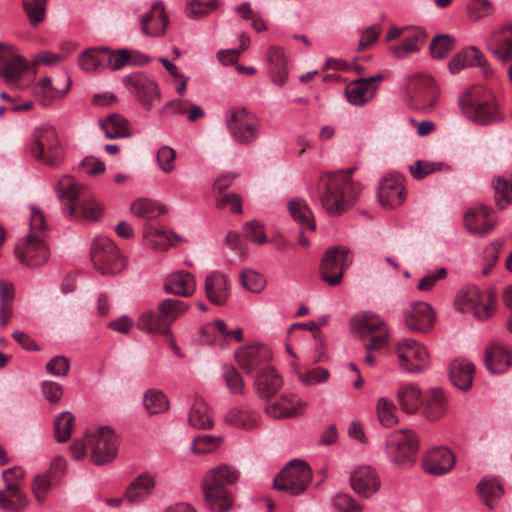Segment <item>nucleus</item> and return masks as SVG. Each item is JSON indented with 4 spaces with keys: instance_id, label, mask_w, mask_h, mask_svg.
Wrapping results in <instances>:
<instances>
[{
    "instance_id": "nucleus-35",
    "label": "nucleus",
    "mask_w": 512,
    "mask_h": 512,
    "mask_svg": "<svg viewBox=\"0 0 512 512\" xmlns=\"http://www.w3.org/2000/svg\"><path fill=\"white\" fill-rule=\"evenodd\" d=\"M29 504V500L18 483H8L0 490V510L21 512Z\"/></svg>"
},
{
    "instance_id": "nucleus-56",
    "label": "nucleus",
    "mask_w": 512,
    "mask_h": 512,
    "mask_svg": "<svg viewBox=\"0 0 512 512\" xmlns=\"http://www.w3.org/2000/svg\"><path fill=\"white\" fill-rule=\"evenodd\" d=\"M455 47V39L447 34L436 36L430 43V52L433 58L443 59Z\"/></svg>"
},
{
    "instance_id": "nucleus-2",
    "label": "nucleus",
    "mask_w": 512,
    "mask_h": 512,
    "mask_svg": "<svg viewBox=\"0 0 512 512\" xmlns=\"http://www.w3.org/2000/svg\"><path fill=\"white\" fill-rule=\"evenodd\" d=\"M458 103L462 115L475 125H497L504 119L495 96L484 86L469 87L460 95Z\"/></svg>"
},
{
    "instance_id": "nucleus-11",
    "label": "nucleus",
    "mask_w": 512,
    "mask_h": 512,
    "mask_svg": "<svg viewBox=\"0 0 512 512\" xmlns=\"http://www.w3.org/2000/svg\"><path fill=\"white\" fill-rule=\"evenodd\" d=\"M91 460L95 465L111 462L117 455V436L109 427L90 429L86 433Z\"/></svg>"
},
{
    "instance_id": "nucleus-25",
    "label": "nucleus",
    "mask_w": 512,
    "mask_h": 512,
    "mask_svg": "<svg viewBox=\"0 0 512 512\" xmlns=\"http://www.w3.org/2000/svg\"><path fill=\"white\" fill-rule=\"evenodd\" d=\"M475 65L482 69L485 76L492 73L483 53L476 46H470L458 52L448 63V68L452 74H456L465 67Z\"/></svg>"
},
{
    "instance_id": "nucleus-41",
    "label": "nucleus",
    "mask_w": 512,
    "mask_h": 512,
    "mask_svg": "<svg viewBox=\"0 0 512 512\" xmlns=\"http://www.w3.org/2000/svg\"><path fill=\"white\" fill-rule=\"evenodd\" d=\"M426 36V32L423 29L414 28L401 43L390 46V52L395 58L404 59L419 50Z\"/></svg>"
},
{
    "instance_id": "nucleus-55",
    "label": "nucleus",
    "mask_w": 512,
    "mask_h": 512,
    "mask_svg": "<svg viewBox=\"0 0 512 512\" xmlns=\"http://www.w3.org/2000/svg\"><path fill=\"white\" fill-rule=\"evenodd\" d=\"M218 5V0H190L186 12L189 18L199 19L216 10Z\"/></svg>"
},
{
    "instance_id": "nucleus-63",
    "label": "nucleus",
    "mask_w": 512,
    "mask_h": 512,
    "mask_svg": "<svg viewBox=\"0 0 512 512\" xmlns=\"http://www.w3.org/2000/svg\"><path fill=\"white\" fill-rule=\"evenodd\" d=\"M242 286L252 293L260 292L264 287V278L254 270H245L240 274Z\"/></svg>"
},
{
    "instance_id": "nucleus-3",
    "label": "nucleus",
    "mask_w": 512,
    "mask_h": 512,
    "mask_svg": "<svg viewBox=\"0 0 512 512\" xmlns=\"http://www.w3.org/2000/svg\"><path fill=\"white\" fill-rule=\"evenodd\" d=\"M239 471L231 465L221 464L210 469L204 478V497L206 505L212 512H226L232 506L229 485L239 479Z\"/></svg>"
},
{
    "instance_id": "nucleus-42",
    "label": "nucleus",
    "mask_w": 512,
    "mask_h": 512,
    "mask_svg": "<svg viewBox=\"0 0 512 512\" xmlns=\"http://www.w3.org/2000/svg\"><path fill=\"white\" fill-rule=\"evenodd\" d=\"M143 237L147 240L149 245L158 250H166L172 246V239L176 241H183L181 236L154 227L149 223H145L143 226Z\"/></svg>"
},
{
    "instance_id": "nucleus-38",
    "label": "nucleus",
    "mask_w": 512,
    "mask_h": 512,
    "mask_svg": "<svg viewBox=\"0 0 512 512\" xmlns=\"http://www.w3.org/2000/svg\"><path fill=\"white\" fill-rule=\"evenodd\" d=\"M446 412V397L442 390H430L423 400L422 415L428 421L441 419Z\"/></svg>"
},
{
    "instance_id": "nucleus-4",
    "label": "nucleus",
    "mask_w": 512,
    "mask_h": 512,
    "mask_svg": "<svg viewBox=\"0 0 512 512\" xmlns=\"http://www.w3.org/2000/svg\"><path fill=\"white\" fill-rule=\"evenodd\" d=\"M189 309L184 301L165 298L155 309L143 311L137 319V328L145 333L172 337V324Z\"/></svg>"
},
{
    "instance_id": "nucleus-14",
    "label": "nucleus",
    "mask_w": 512,
    "mask_h": 512,
    "mask_svg": "<svg viewBox=\"0 0 512 512\" xmlns=\"http://www.w3.org/2000/svg\"><path fill=\"white\" fill-rule=\"evenodd\" d=\"M33 157L55 167L62 159V149L56 130H36L30 146Z\"/></svg>"
},
{
    "instance_id": "nucleus-29",
    "label": "nucleus",
    "mask_w": 512,
    "mask_h": 512,
    "mask_svg": "<svg viewBox=\"0 0 512 512\" xmlns=\"http://www.w3.org/2000/svg\"><path fill=\"white\" fill-rule=\"evenodd\" d=\"M306 406V402L295 400L294 395L283 394L279 400L267 404L265 409L273 418H290L303 414Z\"/></svg>"
},
{
    "instance_id": "nucleus-44",
    "label": "nucleus",
    "mask_w": 512,
    "mask_h": 512,
    "mask_svg": "<svg viewBox=\"0 0 512 512\" xmlns=\"http://www.w3.org/2000/svg\"><path fill=\"white\" fill-rule=\"evenodd\" d=\"M130 210L136 217L146 220L154 219L167 211L164 205L146 198H138L134 200L131 204Z\"/></svg>"
},
{
    "instance_id": "nucleus-39",
    "label": "nucleus",
    "mask_w": 512,
    "mask_h": 512,
    "mask_svg": "<svg viewBox=\"0 0 512 512\" xmlns=\"http://www.w3.org/2000/svg\"><path fill=\"white\" fill-rule=\"evenodd\" d=\"M396 399L405 413L415 414L422 403V393L416 384L407 383L398 388Z\"/></svg>"
},
{
    "instance_id": "nucleus-60",
    "label": "nucleus",
    "mask_w": 512,
    "mask_h": 512,
    "mask_svg": "<svg viewBox=\"0 0 512 512\" xmlns=\"http://www.w3.org/2000/svg\"><path fill=\"white\" fill-rule=\"evenodd\" d=\"M442 166L443 164L440 162L417 160L409 166V171L415 179L420 180L436 171L442 170Z\"/></svg>"
},
{
    "instance_id": "nucleus-54",
    "label": "nucleus",
    "mask_w": 512,
    "mask_h": 512,
    "mask_svg": "<svg viewBox=\"0 0 512 512\" xmlns=\"http://www.w3.org/2000/svg\"><path fill=\"white\" fill-rule=\"evenodd\" d=\"M48 0H23L24 11L33 26L40 24L46 14Z\"/></svg>"
},
{
    "instance_id": "nucleus-59",
    "label": "nucleus",
    "mask_w": 512,
    "mask_h": 512,
    "mask_svg": "<svg viewBox=\"0 0 512 512\" xmlns=\"http://www.w3.org/2000/svg\"><path fill=\"white\" fill-rule=\"evenodd\" d=\"M220 442V437L202 435L194 438L191 449L199 455L211 453L218 448Z\"/></svg>"
},
{
    "instance_id": "nucleus-12",
    "label": "nucleus",
    "mask_w": 512,
    "mask_h": 512,
    "mask_svg": "<svg viewBox=\"0 0 512 512\" xmlns=\"http://www.w3.org/2000/svg\"><path fill=\"white\" fill-rule=\"evenodd\" d=\"M353 262V254L345 246L327 249L320 264V277L330 286L341 283L343 273Z\"/></svg>"
},
{
    "instance_id": "nucleus-19",
    "label": "nucleus",
    "mask_w": 512,
    "mask_h": 512,
    "mask_svg": "<svg viewBox=\"0 0 512 512\" xmlns=\"http://www.w3.org/2000/svg\"><path fill=\"white\" fill-rule=\"evenodd\" d=\"M28 63L13 46L0 43V77L7 83L19 80L27 71Z\"/></svg>"
},
{
    "instance_id": "nucleus-58",
    "label": "nucleus",
    "mask_w": 512,
    "mask_h": 512,
    "mask_svg": "<svg viewBox=\"0 0 512 512\" xmlns=\"http://www.w3.org/2000/svg\"><path fill=\"white\" fill-rule=\"evenodd\" d=\"M244 237L250 242L263 245L268 242L264 225L258 220H252L243 225Z\"/></svg>"
},
{
    "instance_id": "nucleus-15",
    "label": "nucleus",
    "mask_w": 512,
    "mask_h": 512,
    "mask_svg": "<svg viewBox=\"0 0 512 512\" xmlns=\"http://www.w3.org/2000/svg\"><path fill=\"white\" fill-rule=\"evenodd\" d=\"M396 353L401 368L408 373H420L429 366V354L425 346L413 339L399 342Z\"/></svg>"
},
{
    "instance_id": "nucleus-52",
    "label": "nucleus",
    "mask_w": 512,
    "mask_h": 512,
    "mask_svg": "<svg viewBox=\"0 0 512 512\" xmlns=\"http://www.w3.org/2000/svg\"><path fill=\"white\" fill-rule=\"evenodd\" d=\"M143 404L149 414H158L169 409L167 396L158 389H148L143 398Z\"/></svg>"
},
{
    "instance_id": "nucleus-6",
    "label": "nucleus",
    "mask_w": 512,
    "mask_h": 512,
    "mask_svg": "<svg viewBox=\"0 0 512 512\" xmlns=\"http://www.w3.org/2000/svg\"><path fill=\"white\" fill-rule=\"evenodd\" d=\"M55 191L60 199L68 201L65 213L71 218L81 216L86 220L96 221L102 215L103 209L97 201L89 199L78 202L80 188L72 177L68 175L62 176L55 186Z\"/></svg>"
},
{
    "instance_id": "nucleus-62",
    "label": "nucleus",
    "mask_w": 512,
    "mask_h": 512,
    "mask_svg": "<svg viewBox=\"0 0 512 512\" xmlns=\"http://www.w3.org/2000/svg\"><path fill=\"white\" fill-rule=\"evenodd\" d=\"M296 374L299 380H301L307 386L324 383L330 377L329 371L323 367H316L314 369L308 370L305 373L296 371Z\"/></svg>"
},
{
    "instance_id": "nucleus-18",
    "label": "nucleus",
    "mask_w": 512,
    "mask_h": 512,
    "mask_svg": "<svg viewBox=\"0 0 512 512\" xmlns=\"http://www.w3.org/2000/svg\"><path fill=\"white\" fill-rule=\"evenodd\" d=\"M235 357L247 374H257L259 370L271 366L272 352L268 346L256 344L240 348L235 352Z\"/></svg>"
},
{
    "instance_id": "nucleus-53",
    "label": "nucleus",
    "mask_w": 512,
    "mask_h": 512,
    "mask_svg": "<svg viewBox=\"0 0 512 512\" xmlns=\"http://www.w3.org/2000/svg\"><path fill=\"white\" fill-rule=\"evenodd\" d=\"M75 417L69 411L60 413L54 423L55 438L58 442L64 443L69 440Z\"/></svg>"
},
{
    "instance_id": "nucleus-27",
    "label": "nucleus",
    "mask_w": 512,
    "mask_h": 512,
    "mask_svg": "<svg viewBox=\"0 0 512 512\" xmlns=\"http://www.w3.org/2000/svg\"><path fill=\"white\" fill-rule=\"evenodd\" d=\"M168 25V17L166 15L162 2H155L150 11L145 13L141 18L140 26L143 34L150 37L162 36Z\"/></svg>"
},
{
    "instance_id": "nucleus-49",
    "label": "nucleus",
    "mask_w": 512,
    "mask_h": 512,
    "mask_svg": "<svg viewBox=\"0 0 512 512\" xmlns=\"http://www.w3.org/2000/svg\"><path fill=\"white\" fill-rule=\"evenodd\" d=\"M225 421L235 427L250 429L258 422L255 411L246 408H233L225 416Z\"/></svg>"
},
{
    "instance_id": "nucleus-64",
    "label": "nucleus",
    "mask_w": 512,
    "mask_h": 512,
    "mask_svg": "<svg viewBox=\"0 0 512 512\" xmlns=\"http://www.w3.org/2000/svg\"><path fill=\"white\" fill-rule=\"evenodd\" d=\"M334 507L340 512H361V506L349 495L339 494L333 499Z\"/></svg>"
},
{
    "instance_id": "nucleus-31",
    "label": "nucleus",
    "mask_w": 512,
    "mask_h": 512,
    "mask_svg": "<svg viewBox=\"0 0 512 512\" xmlns=\"http://www.w3.org/2000/svg\"><path fill=\"white\" fill-rule=\"evenodd\" d=\"M455 464L454 454L445 447L434 448L428 452L424 460L426 472L443 475L449 472Z\"/></svg>"
},
{
    "instance_id": "nucleus-43",
    "label": "nucleus",
    "mask_w": 512,
    "mask_h": 512,
    "mask_svg": "<svg viewBox=\"0 0 512 512\" xmlns=\"http://www.w3.org/2000/svg\"><path fill=\"white\" fill-rule=\"evenodd\" d=\"M189 424L196 429H210L214 426L211 408L202 399H196L188 414Z\"/></svg>"
},
{
    "instance_id": "nucleus-17",
    "label": "nucleus",
    "mask_w": 512,
    "mask_h": 512,
    "mask_svg": "<svg viewBox=\"0 0 512 512\" xmlns=\"http://www.w3.org/2000/svg\"><path fill=\"white\" fill-rule=\"evenodd\" d=\"M123 83L147 110L160 100V91L157 83L154 79L145 74L136 73L127 75L123 78Z\"/></svg>"
},
{
    "instance_id": "nucleus-61",
    "label": "nucleus",
    "mask_w": 512,
    "mask_h": 512,
    "mask_svg": "<svg viewBox=\"0 0 512 512\" xmlns=\"http://www.w3.org/2000/svg\"><path fill=\"white\" fill-rule=\"evenodd\" d=\"M107 61H105V68L111 70H119L131 61V52L126 49L118 50L117 52L112 51L107 47Z\"/></svg>"
},
{
    "instance_id": "nucleus-9",
    "label": "nucleus",
    "mask_w": 512,
    "mask_h": 512,
    "mask_svg": "<svg viewBox=\"0 0 512 512\" xmlns=\"http://www.w3.org/2000/svg\"><path fill=\"white\" fill-rule=\"evenodd\" d=\"M418 448V437L412 430H397L389 438L387 445L388 457L392 463L399 467H410L415 462Z\"/></svg>"
},
{
    "instance_id": "nucleus-32",
    "label": "nucleus",
    "mask_w": 512,
    "mask_h": 512,
    "mask_svg": "<svg viewBox=\"0 0 512 512\" xmlns=\"http://www.w3.org/2000/svg\"><path fill=\"white\" fill-rule=\"evenodd\" d=\"M155 486V477L148 472H143L128 485L125 499L133 504L143 502L153 493Z\"/></svg>"
},
{
    "instance_id": "nucleus-46",
    "label": "nucleus",
    "mask_w": 512,
    "mask_h": 512,
    "mask_svg": "<svg viewBox=\"0 0 512 512\" xmlns=\"http://www.w3.org/2000/svg\"><path fill=\"white\" fill-rule=\"evenodd\" d=\"M70 86L71 81L69 77H67V83L63 89L55 88L52 84L51 78L45 77L41 79L35 87V93L42 98V104L44 106H48L53 100L62 98L69 91Z\"/></svg>"
},
{
    "instance_id": "nucleus-21",
    "label": "nucleus",
    "mask_w": 512,
    "mask_h": 512,
    "mask_svg": "<svg viewBox=\"0 0 512 512\" xmlns=\"http://www.w3.org/2000/svg\"><path fill=\"white\" fill-rule=\"evenodd\" d=\"M383 80L378 74L369 78H359L351 81L345 88L348 101L355 106H362L369 102L375 95L377 83Z\"/></svg>"
},
{
    "instance_id": "nucleus-23",
    "label": "nucleus",
    "mask_w": 512,
    "mask_h": 512,
    "mask_svg": "<svg viewBox=\"0 0 512 512\" xmlns=\"http://www.w3.org/2000/svg\"><path fill=\"white\" fill-rule=\"evenodd\" d=\"M485 47L503 62L512 60V24L493 31L486 39Z\"/></svg>"
},
{
    "instance_id": "nucleus-7",
    "label": "nucleus",
    "mask_w": 512,
    "mask_h": 512,
    "mask_svg": "<svg viewBox=\"0 0 512 512\" xmlns=\"http://www.w3.org/2000/svg\"><path fill=\"white\" fill-rule=\"evenodd\" d=\"M495 298L489 292H482L476 286H466L459 291L455 307L462 313H470L477 320L489 319L495 311Z\"/></svg>"
},
{
    "instance_id": "nucleus-47",
    "label": "nucleus",
    "mask_w": 512,
    "mask_h": 512,
    "mask_svg": "<svg viewBox=\"0 0 512 512\" xmlns=\"http://www.w3.org/2000/svg\"><path fill=\"white\" fill-rule=\"evenodd\" d=\"M376 414L379 423L385 428L398 424L397 406L387 397H380L376 402Z\"/></svg>"
},
{
    "instance_id": "nucleus-57",
    "label": "nucleus",
    "mask_w": 512,
    "mask_h": 512,
    "mask_svg": "<svg viewBox=\"0 0 512 512\" xmlns=\"http://www.w3.org/2000/svg\"><path fill=\"white\" fill-rule=\"evenodd\" d=\"M223 378L230 394L242 395L244 393V380L233 366L225 365L223 367Z\"/></svg>"
},
{
    "instance_id": "nucleus-30",
    "label": "nucleus",
    "mask_w": 512,
    "mask_h": 512,
    "mask_svg": "<svg viewBox=\"0 0 512 512\" xmlns=\"http://www.w3.org/2000/svg\"><path fill=\"white\" fill-rule=\"evenodd\" d=\"M404 319L409 329L427 332L434 323V313L428 303L416 302L411 306Z\"/></svg>"
},
{
    "instance_id": "nucleus-5",
    "label": "nucleus",
    "mask_w": 512,
    "mask_h": 512,
    "mask_svg": "<svg viewBox=\"0 0 512 512\" xmlns=\"http://www.w3.org/2000/svg\"><path fill=\"white\" fill-rule=\"evenodd\" d=\"M30 233L15 246L16 258L24 265L39 266L49 257V250L43 240L46 233V222L41 210L30 206Z\"/></svg>"
},
{
    "instance_id": "nucleus-26",
    "label": "nucleus",
    "mask_w": 512,
    "mask_h": 512,
    "mask_svg": "<svg viewBox=\"0 0 512 512\" xmlns=\"http://www.w3.org/2000/svg\"><path fill=\"white\" fill-rule=\"evenodd\" d=\"M230 280L218 271L209 273L204 282V289L207 299L215 305H224L230 296Z\"/></svg>"
},
{
    "instance_id": "nucleus-20",
    "label": "nucleus",
    "mask_w": 512,
    "mask_h": 512,
    "mask_svg": "<svg viewBox=\"0 0 512 512\" xmlns=\"http://www.w3.org/2000/svg\"><path fill=\"white\" fill-rule=\"evenodd\" d=\"M491 207L480 205L469 209L464 215V225L473 234H489L496 225V218Z\"/></svg>"
},
{
    "instance_id": "nucleus-48",
    "label": "nucleus",
    "mask_w": 512,
    "mask_h": 512,
    "mask_svg": "<svg viewBox=\"0 0 512 512\" xmlns=\"http://www.w3.org/2000/svg\"><path fill=\"white\" fill-rule=\"evenodd\" d=\"M477 488L481 501L489 508H494L504 493L502 485L495 479L482 480Z\"/></svg>"
},
{
    "instance_id": "nucleus-1",
    "label": "nucleus",
    "mask_w": 512,
    "mask_h": 512,
    "mask_svg": "<svg viewBox=\"0 0 512 512\" xmlns=\"http://www.w3.org/2000/svg\"><path fill=\"white\" fill-rule=\"evenodd\" d=\"M355 168L323 174L319 178L320 201L330 216H338L353 206L361 191L358 182L351 179Z\"/></svg>"
},
{
    "instance_id": "nucleus-10",
    "label": "nucleus",
    "mask_w": 512,
    "mask_h": 512,
    "mask_svg": "<svg viewBox=\"0 0 512 512\" xmlns=\"http://www.w3.org/2000/svg\"><path fill=\"white\" fill-rule=\"evenodd\" d=\"M312 472L303 460L290 461L274 479V487L291 495L301 494L310 484Z\"/></svg>"
},
{
    "instance_id": "nucleus-8",
    "label": "nucleus",
    "mask_w": 512,
    "mask_h": 512,
    "mask_svg": "<svg viewBox=\"0 0 512 512\" xmlns=\"http://www.w3.org/2000/svg\"><path fill=\"white\" fill-rule=\"evenodd\" d=\"M94 268L103 275H114L125 268V259L114 242L104 236L96 237L91 247Z\"/></svg>"
},
{
    "instance_id": "nucleus-37",
    "label": "nucleus",
    "mask_w": 512,
    "mask_h": 512,
    "mask_svg": "<svg viewBox=\"0 0 512 512\" xmlns=\"http://www.w3.org/2000/svg\"><path fill=\"white\" fill-rule=\"evenodd\" d=\"M269 74L273 83L283 85L288 78V60L281 47L271 46L266 54Z\"/></svg>"
},
{
    "instance_id": "nucleus-16",
    "label": "nucleus",
    "mask_w": 512,
    "mask_h": 512,
    "mask_svg": "<svg viewBox=\"0 0 512 512\" xmlns=\"http://www.w3.org/2000/svg\"><path fill=\"white\" fill-rule=\"evenodd\" d=\"M356 323L362 329L366 338L364 347L366 350H378L385 346L389 337V331L384 320L377 314L365 312L361 314Z\"/></svg>"
},
{
    "instance_id": "nucleus-22",
    "label": "nucleus",
    "mask_w": 512,
    "mask_h": 512,
    "mask_svg": "<svg viewBox=\"0 0 512 512\" xmlns=\"http://www.w3.org/2000/svg\"><path fill=\"white\" fill-rule=\"evenodd\" d=\"M403 178L392 174L382 179L378 187V198L383 207L394 208L404 201Z\"/></svg>"
},
{
    "instance_id": "nucleus-28",
    "label": "nucleus",
    "mask_w": 512,
    "mask_h": 512,
    "mask_svg": "<svg viewBox=\"0 0 512 512\" xmlns=\"http://www.w3.org/2000/svg\"><path fill=\"white\" fill-rule=\"evenodd\" d=\"M352 489L363 497H369L380 488V479L375 470L369 466L358 467L350 477Z\"/></svg>"
},
{
    "instance_id": "nucleus-50",
    "label": "nucleus",
    "mask_w": 512,
    "mask_h": 512,
    "mask_svg": "<svg viewBox=\"0 0 512 512\" xmlns=\"http://www.w3.org/2000/svg\"><path fill=\"white\" fill-rule=\"evenodd\" d=\"M495 193L496 206L503 210L512 202V180L495 176L491 181Z\"/></svg>"
},
{
    "instance_id": "nucleus-34",
    "label": "nucleus",
    "mask_w": 512,
    "mask_h": 512,
    "mask_svg": "<svg viewBox=\"0 0 512 512\" xmlns=\"http://www.w3.org/2000/svg\"><path fill=\"white\" fill-rule=\"evenodd\" d=\"M475 374L474 364L466 358H456L450 363V379L462 391L471 388Z\"/></svg>"
},
{
    "instance_id": "nucleus-36",
    "label": "nucleus",
    "mask_w": 512,
    "mask_h": 512,
    "mask_svg": "<svg viewBox=\"0 0 512 512\" xmlns=\"http://www.w3.org/2000/svg\"><path fill=\"white\" fill-rule=\"evenodd\" d=\"M196 288L194 276L187 271H177L167 276L164 289L167 293L189 297Z\"/></svg>"
},
{
    "instance_id": "nucleus-45",
    "label": "nucleus",
    "mask_w": 512,
    "mask_h": 512,
    "mask_svg": "<svg viewBox=\"0 0 512 512\" xmlns=\"http://www.w3.org/2000/svg\"><path fill=\"white\" fill-rule=\"evenodd\" d=\"M288 210L292 218L302 227H306L311 231L316 229L313 213L305 200L298 198L292 199L288 203Z\"/></svg>"
},
{
    "instance_id": "nucleus-51",
    "label": "nucleus",
    "mask_w": 512,
    "mask_h": 512,
    "mask_svg": "<svg viewBox=\"0 0 512 512\" xmlns=\"http://www.w3.org/2000/svg\"><path fill=\"white\" fill-rule=\"evenodd\" d=\"M228 128H256L257 118L245 108H235L229 111L226 117Z\"/></svg>"
},
{
    "instance_id": "nucleus-24",
    "label": "nucleus",
    "mask_w": 512,
    "mask_h": 512,
    "mask_svg": "<svg viewBox=\"0 0 512 512\" xmlns=\"http://www.w3.org/2000/svg\"><path fill=\"white\" fill-rule=\"evenodd\" d=\"M254 390L256 395L262 400H270L283 386V379L280 374L272 367H266L257 374L254 379Z\"/></svg>"
},
{
    "instance_id": "nucleus-13",
    "label": "nucleus",
    "mask_w": 512,
    "mask_h": 512,
    "mask_svg": "<svg viewBox=\"0 0 512 512\" xmlns=\"http://www.w3.org/2000/svg\"><path fill=\"white\" fill-rule=\"evenodd\" d=\"M407 95L412 107L432 109L438 99V87L429 75L416 74L407 82Z\"/></svg>"
},
{
    "instance_id": "nucleus-33",
    "label": "nucleus",
    "mask_w": 512,
    "mask_h": 512,
    "mask_svg": "<svg viewBox=\"0 0 512 512\" xmlns=\"http://www.w3.org/2000/svg\"><path fill=\"white\" fill-rule=\"evenodd\" d=\"M484 359L491 374L504 373L512 365L511 351L498 343H493L486 349Z\"/></svg>"
},
{
    "instance_id": "nucleus-40",
    "label": "nucleus",
    "mask_w": 512,
    "mask_h": 512,
    "mask_svg": "<svg viewBox=\"0 0 512 512\" xmlns=\"http://www.w3.org/2000/svg\"><path fill=\"white\" fill-rule=\"evenodd\" d=\"M107 57V47L89 48L79 55L78 65L87 73H99L105 69Z\"/></svg>"
}]
</instances>
